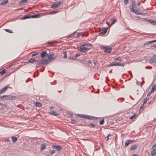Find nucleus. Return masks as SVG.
<instances>
[{
  "label": "nucleus",
  "mask_w": 156,
  "mask_h": 156,
  "mask_svg": "<svg viewBox=\"0 0 156 156\" xmlns=\"http://www.w3.org/2000/svg\"><path fill=\"white\" fill-rule=\"evenodd\" d=\"M92 46V44L90 43L83 44L80 46L78 48V49L82 52H85L90 50V47Z\"/></svg>",
  "instance_id": "nucleus-1"
},
{
  "label": "nucleus",
  "mask_w": 156,
  "mask_h": 156,
  "mask_svg": "<svg viewBox=\"0 0 156 156\" xmlns=\"http://www.w3.org/2000/svg\"><path fill=\"white\" fill-rule=\"evenodd\" d=\"M62 3V1H60L55 2L51 5V8L55 9V8H57L60 6Z\"/></svg>",
  "instance_id": "nucleus-2"
},
{
  "label": "nucleus",
  "mask_w": 156,
  "mask_h": 156,
  "mask_svg": "<svg viewBox=\"0 0 156 156\" xmlns=\"http://www.w3.org/2000/svg\"><path fill=\"white\" fill-rule=\"evenodd\" d=\"M54 54L53 53H50V54L47 55V57L48 58V60L49 61H53L55 59L54 58Z\"/></svg>",
  "instance_id": "nucleus-3"
},
{
  "label": "nucleus",
  "mask_w": 156,
  "mask_h": 156,
  "mask_svg": "<svg viewBox=\"0 0 156 156\" xmlns=\"http://www.w3.org/2000/svg\"><path fill=\"white\" fill-rule=\"evenodd\" d=\"M52 147L53 149H55L56 150L59 151L61 150L62 148V146L60 145H58L57 146L53 145L52 146Z\"/></svg>",
  "instance_id": "nucleus-4"
},
{
  "label": "nucleus",
  "mask_w": 156,
  "mask_h": 156,
  "mask_svg": "<svg viewBox=\"0 0 156 156\" xmlns=\"http://www.w3.org/2000/svg\"><path fill=\"white\" fill-rule=\"evenodd\" d=\"M146 21L151 23L153 25H156V20L149 19L147 20Z\"/></svg>",
  "instance_id": "nucleus-5"
},
{
  "label": "nucleus",
  "mask_w": 156,
  "mask_h": 156,
  "mask_svg": "<svg viewBox=\"0 0 156 156\" xmlns=\"http://www.w3.org/2000/svg\"><path fill=\"white\" fill-rule=\"evenodd\" d=\"M103 48L105 49L104 51V52H106L107 53H109L111 51V48H108L105 46H103Z\"/></svg>",
  "instance_id": "nucleus-6"
},
{
  "label": "nucleus",
  "mask_w": 156,
  "mask_h": 156,
  "mask_svg": "<svg viewBox=\"0 0 156 156\" xmlns=\"http://www.w3.org/2000/svg\"><path fill=\"white\" fill-rule=\"evenodd\" d=\"M7 98L5 99L6 100H15L16 98V97L14 96L10 95H8Z\"/></svg>",
  "instance_id": "nucleus-7"
},
{
  "label": "nucleus",
  "mask_w": 156,
  "mask_h": 156,
  "mask_svg": "<svg viewBox=\"0 0 156 156\" xmlns=\"http://www.w3.org/2000/svg\"><path fill=\"white\" fill-rule=\"evenodd\" d=\"M136 7V2L135 0H132V3L131 4L130 6V9L132 8H134Z\"/></svg>",
  "instance_id": "nucleus-8"
},
{
  "label": "nucleus",
  "mask_w": 156,
  "mask_h": 156,
  "mask_svg": "<svg viewBox=\"0 0 156 156\" xmlns=\"http://www.w3.org/2000/svg\"><path fill=\"white\" fill-rule=\"evenodd\" d=\"M130 10L132 12L135 13L136 14H141V13L140 12L136 9H134V8H132L130 9Z\"/></svg>",
  "instance_id": "nucleus-9"
},
{
  "label": "nucleus",
  "mask_w": 156,
  "mask_h": 156,
  "mask_svg": "<svg viewBox=\"0 0 156 156\" xmlns=\"http://www.w3.org/2000/svg\"><path fill=\"white\" fill-rule=\"evenodd\" d=\"M8 87H9L8 86H6L5 87L3 88L2 89L0 90V94H2L4 92H5L6 90L8 89Z\"/></svg>",
  "instance_id": "nucleus-10"
},
{
  "label": "nucleus",
  "mask_w": 156,
  "mask_h": 156,
  "mask_svg": "<svg viewBox=\"0 0 156 156\" xmlns=\"http://www.w3.org/2000/svg\"><path fill=\"white\" fill-rule=\"evenodd\" d=\"M47 53L46 52L44 51L41 53L40 55V56L42 58H44L45 56H47Z\"/></svg>",
  "instance_id": "nucleus-11"
},
{
  "label": "nucleus",
  "mask_w": 156,
  "mask_h": 156,
  "mask_svg": "<svg viewBox=\"0 0 156 156\" xmlns=\"http://www.w3.org/2000/svg\"><path fill=\"white\" fill-rule=\"evenodd\" d=\"M36 64L38 66H40L41 65H43V60H41L38 62L36 60Z\"/></svg>",
  "instance_id": "nucleus-12"
},
{
  "label": "nucleus",
  "mask_w": 156,
  "mask_h": 156,
  "mask_svg": "<svg viewBox=\"0 0 156 156\" xmlns=\"http://www.w3.org/2000/svg\"><path fill=\"white\" fill-rule=\"evenodd\" d=\"M28 18H31V16L28 15H26L22 17L21 19L22 20H25Z\"/></svg>",
  "instance_id": "nucleus-13"
},
{
  "label": "nucleus",
  "mask_w": 156,
  "mask_h": 156,
  "mask_svg": "<svg viewBox=\"0 0 156 156\" xmlns=\"http://www.w3.org/2000/svg\"><path fill=\"white\" fill-rule=\"evenodd\" d=\"M50 61L48 59L43 60V65H46L49 63Z\"/></svg>",
  "instance_id": "nucleus-14"
},
{
  "label": "nucleus",
  "mask_w": 156,
  "mask_h": 156,
  "mask_svg": "<svg viewBox=\"0 0 156 156\" xmlns=\"http://www.w3.org/2000/svg\"><path fill=\"white\" fill-rule=\"evenodd\" d=\"M27 1V0H22L19 2L18 4L19 5H20L22 4L26 3Z\"/></svg>",
  "instance_id": "nucleus-15"
},
{
  "label": "nucleus",
  "mask_w": 156,
  "mask_h": 156,
  "mask_svg": "<svg viewBox=\"0 0 156 156\" xmlns=\"http://www.w3.org/2000/svg\"><path fill=\"white\" fill-rule=\"evenodd\" d=\"M34 105L37 107H40L42 106V105L41 103L37 102L35 103Z\"/></svg>",
  "instance_id": "nucleus-16"
},
{
  "label": "nucleus",
  "mask_w": 156,
  "mask_h": 156,
  "mask_svg": "<svg viewBox=\"0 0 156 156\" xmlns=\"http://www.w3.org/2000/svg\"><path fill=\"white\" fill-rule=\"evenodd\" d=\"M40 16L41 15L40 14H36L31 16V18H37L40 17Z\"/></svg>",
  "instance_id": "nucleus-17"
},
{
  "label": "nucleus",
  "mask_w": 156,
  "mask_h": 156,
  "mask_svg": "<svg viewBox=\"0 0 156 156\" xmlns=\"http://www.w3.org/2000/svg\"><path fill=\"white\" fill-rule=\"evenodd\" d=\"M36 60L34 58H30L29 60V62L31 63H33L35 62H36Z\"/></svg>",
  "instance_id": "nucleus-18"
},
{
  "label": "nucleus",
  "mask_w": 156,
  "mask_h": 156,
  "mask_svg": "<svg viewBox=\"0 0 156 156\" xmlns=\"http://www.w3.org/2000/svg\"><path fill=\"white\" fill-rule=\"evenodd\" d=\"M12 141L14 143L17 140V138L15 136H12L11 137Z\"/></svg>",
  "instance_id": "nucleus-19"
},
{
  "label": "nucleus",
  "mask_w": 156,
  "mask_h": 156,
  "mask_svg": "<svg viewBox=\"0 0 156 156\" xmlns=\"http://www.w3.org/2000/svg\"><path fill=\"white\" fill-rule=\"evenodd\" d=\"M151 153L152 156H154L156 154V151L154 150H153L151 151Z\"/></svg>",
  "instance_id": "nucleus-20"
},
{
  "label": "nucleus",
  "mask_w": 156,
  "mask_h": 156,
  "mask_svg": "<svg viewBox=\"0 0 156 156\" xmlns=\"http://www.w3.org/2000/svg\"><path fill=\"white\" fill-rule=\"evenodd\" d=\"M156 86L155 85H154L153 86L152 88H151V92H154L155 90H156Z\"/></svg>",
  "instance_id": "nucleus-21"
},
{
  "label": "nucleus",
  "mask_w": 156,
  "mask_h": 156,
  "mask_svg": "<svg viewBox=\"0 0 156 156\" xmlns=\"http://www.w3.org/2000/svg\"><path fill=\"white\" fill-rule=\"evenodd\" d=\"M130 144V140H127L125 142V146L127 147Z\"/></svg>",
  "instance_id": "nucleus-22"
},
{
  "label": "nucleus",
  "mask_w": 156,
  "mask_h": 156,
  "mask_svg": "<svg viewBox=\"0 0 156 156\" xmlns=\"http://www.w3.org/2000/svg\"><path fill=\"white\" fill-rule=\"evenodd\" d=\"M137 146L136 145H133L130 148V149L132 151L134 150L136 148Z\"/></svg>",
  "instance_id": "nucleus-23"
},
{
  "label": "nucleus",
  "mask_w": 156,
  "mask_h": 156,
  "mask_svg": "<svg viewBox=\"0 0 156 156\" xmlns=\"http://www.w3.org/2000/svg\"><path fill=\"white\" fill-rule=\"evenodd\" d=\"M8 2V0H5V1L2 2L0 4V5H4L6 4Z\"/></svg>",
  "instance_id": "nucleus-24"
},
{
  "label": "nucleus",
  "mask_w": 156,
  "mask_h": 156,
  "mask_svg": "<svg viewBox=\"0 0 156 156\" xmlns=\"http://www.w3.org/2000/svg\"><path fill=\"white\" fill-rule=\"evenodd\" d=\"M46 147V144H43L42 145V147H41V150H43L44 149H45Z\"/></svg>",
  "instance_id": "nucleus-25"
},
{
  "label": "nucleus",
  "mask_w": 156,
  "mask_h": 156,
  "mask_svg": "<svg viewBox=\"0 0 156 156\" xmlns=\"http://www.w3.org/2000/svg\"><path fill=\"white\" fill-rule=\"evenodd\" d=\"M50 114L53 115H57L58 114L56 112H54V111H52L50 112Z\"/></svg>",
  "instance_id": "nucleus-26"
},
{
  "label": "nucleus",
  "mask_w": 156,
  "mask_h": 156,
  "mask_svg": "<svg viewBox=\"0 0 156 156\" xmlns=\"http://www.w3.org/2000/svg\"><path fill=\"white\" fill-rule=\"evenodd\" d=\"M87 126H88L89 127L94 128L95 126V125L93 123H90L88 125H87Z\"/></svg>",
  "instance_id": "nucleus-27"
},
{
  "label": "nucleus",
  "mask_w": 156,
  "mask_h": 156,
  "mask_svg": "<svg viewBox=\"0 0 156 156\" xmlns=\"http://www.w3.org/2000/svg\"><path fill=\"white\" fill-rule=\"evenodd\" d=\"M78 116L81 117L83 118H86L87 115H82V114H78Z\"/></svg>",
  "instance_id": "nucleus-28"
},
{
  "label": "nucleus",
  "mask_w": 156,
  "mask_h": 156,
  "mask_svg": "<svg viewBox=\"0 0 156 156\" xmlns=\"http://www.w3.org/2000/svg\"><path fill=\"white\" fill-rule=\"evenodd\" d=\"M59 12L58 11H52L51 12H50V14H55Z\"/></svg>",
  "instance_id": "nucleus-29"
},
{
  "label": "nucleus",
  "mask_w": 156,
  "mask_h": 156,
  "mask_svg": "<svg viewBox=\"0 0 156 156\" xmlns=\"http://www.w3.org/2000/svg\"><path fill=\"white\" fill-rule=\"evenodd\" d=\"M7 97H8V95H3L2 96H0V100H1L3 98H7Z\"/></svg>",
  "instance_id": "nucleus-30"
},
{
  "label": "nucleus",
  "mask_w": 156,
  "mask_h": 156,
  "mask_svg": "<svg viewBox=\"0 0 156 156\" xmlns=\"http://www.w3.org/2000/svg\"><path fill=\"white\" fill-rule=\"evenodd\" d=\"M107 30V28H103L102 29V31L104 32V34H106Z\"/></svg>",
  "instance_id": "nucleus-31"
},
{
  "label": "nucleus",
  "mask_w": 156,
  "mask_h": 156,
  "mask_svg": "<svg viewBox=\"0 0 156 156\" xmlns=\"http://www.w3.org/2000/svg\"><path fill=\"white\" fill-rule=\"evenodd\" d=\"M110 21H111V25L113 24L116 22V20L115 19H112L110 20Z\"/></svg>",
  "instance_id": "nucleus-32"
},
{
  "label": "nucleus",
  "mask_w": 156,
  "mask_h": 156,
  "mask_svg": "<svg viewBox=\"0 0 156 156\" xmlns=\"http://www.w3.org/2000/svg\"><path fill=\"white\" fill-rule=\"evenodd\" d=\"M6 73V71L5 70H2L0 72V75H2L4 74L5 73Z\"/></svg>",
  "instance_id": "nucleus-33"
},
{
  "label": "nucleus",
  "mask_w": 156,
  "mask_h": 156,
  "mask_svg": "<svg viewBox=\"0 0 156 156\" xmlns=\"http://www.w3.org/2000/svg\"><path fill=\"white\" fill-rule=\"evenodd\" d=\"M104 119H102V120H101V121L99 122V123L101 125H103L104 123Z\"/></svg>",
  "instance_id": "nucleus-34"
},
{
  "label": "nucleus",
  "mask_w": 156,
  "mask_h": 156,
  "mask_svg": "<svg viewBox=\"0 0 156 156\" xmlns=\"http://www.w3.org/2000/svg\"><path fill=\"white\" fill-rule=\"evenodd\" d=\"M121 57H117L115 59V60H118V61H121Z\"/></svg>",
  "instance_id": "nucleus-35"
},
{
  "label": "nucleus",
  "mask_w": 156,
  "mask_h": 156,
  "mask_svg": "<svg viewBox=\"0 0 156 156\" xmlns=\"http://www.w3.org/2000/svg\"><path fill=\"white\" fill-rule=\"evenodd\" d=\"M92 116H89L88 115H87L86 118L87 119H89L90 120L92 119Z\"/></svg>",
  "instance_id": "nucleus-36"
},
{
  "label": "nucleus",
  "mask_w": 156,
  "mask_h": 156,
  "mask_svg": "<svg viewBox=\"0 0 156 156\" xmlns=\"http://www.w3.org/2000/svg\"><path fill=\"white\" fill-rule=\"evenodd\" d=\"M5 30L7 32H9V33H12V31L9 29H5Z\"/></svg>",
  "instance_id": "nucleus-37"
},
{
  "label": "nucleus",
  "mask_w": 156,
  "mask_h": 156,
  "mask_svg": "<svg viewBox=\"0 0 156 156\" xmlns=\"http://www.w3.org/2000/svg\"><path fill=\"white\" fill-rule=\"evenodd\" d=\"M152 149L156 151V143L152 147Z\"/></svg>",
  "instance_id": "nucleus-38"
},
{
  "label": "nucleus",
  "mask_w": 156,
  "mask_h": 156,
  "mask_svg": "<svg viewBox=\"0 0 156 156\" xmlns=\"http://www.w3.org/2000/svg\"><path fill=\"white\" fill-rule=\"evenodd\" d=\"M55 152V151L52 150L49 151V153L51 155H52Z\"/></svg>",
  "instance_id": "nucleus-39"
},
{
  "label": "nucleus",
  "mask_w": 156,
  "mask_h": 156,
  "mask_svg": "<svg viewBox=\"0 0 156 156\" xmlns=\"http://www.w3.org/2000/svg\"><path fill=\"white\" fill-rule=\"evenodd\" d=\"M149 62L151 63H153L154 62V59H151L150 60Z\"/></svg>",
  "instance_id": "nucleus-40"
},
{
  "label": "nucleus",
  "mask_w": 156,
  "mask_h": 156,
  "mask_svg": "<svg viewBox=\"0 0 156 156\" xmlns=\"http://www.w3.org/2000/svg\"><path fill=\"white\" fill-rule=\"evenodd\" d=\"M63 54L64 55V57L66 58H67V53L66 52H63Z\"/></svg>",
  "instance_id": "nucleus-41"
},
{
  "label": "nucleus",
  "mask_w": 156,
  "mask_h": 156,
  "mask_svg": "<svg viewBox=\"0 0 156 156\" xmlns=\"http://www.w3.org/2000/svg\"><path fill=\"white\" fill-rule=\"evenodd\" d=\"M105 34H104V32L102 31L99 34V35L100 36H102Z\"/></svg>",
  "instance_id": "nucleus-42"
},
{
  "label": "nucleus",
  "mask_w": 156,
  "mask_h": 156,
  "mask_svg": "<svg viewBox=\"0 0 156 156\" xmlns=\"http://www.w3.org/2000/svg\"><path fill=\"white\" fill-rule=\"evenodd\" d=\"M76 32V31L74 32L72 34L70 35V36H69V37H70L71 38H73L74 37L73 34H75Z\"/></svg>",
  "instance_id": "nucleus-43"
},
{
  "label": "nucleus",
  "mask_w": 156,
  "mask_h": 156,
  "mask_svg": "<svg viewBox=\"0 0 156 156\" xmlns=\"http://www.w3.org/2000/svg\"><path fill=\"white\" fill-rule=\"evenodd\" d=\"M111 66H113V63L110 64L107 66V67H110Z\"/></svg>",
  "instance_id": "nucleus-44"
},
{
  "label": "nucleus",
  "mask_w": 156,
  "mask_h": 156,
  "mask_svg": "<svg viewBox=\"0 0 156 156\" xmlns=\"http://www.w3.org/2000/svg\"><path fill=\"white\" fill-rule=\"evenodd\" d=\"M147 101V98L145 99H144V101L143 104H142V105H144V104L146 103Z\"/></svg>",
  "instance_id": "nucleus-45"
},
{
  "label": "nucleus",
  "mask_w": 156,
  "mask_h": 156,
  "mask_svg": "<svg viewBox=\"0 0 156 156\" xmlns=\"http://www.w3.org/2000/svg\"><path fill=\"white\" fill-rule=\"evenodd\" d=\"M97 119V118H96V117H95L92 116V119L91 120H96Z\"/></svg>",
  "instance_id": "nucleus-46"
},
{
  "label": "nucleus",
  "mask_w": 156,
  "mask_h": 156,
  "mask_svg": "<svg viewBox=\"0 0 156 156\" xmlns=\"http://www.w3.org/2000/svg\"><path fill=\"white\" fill-rule=\"evenodd\" d=\"M128 0H124V3L125 5H126L128 2Z\"/></svg>",
  "instance_id": "nucleus-47"
},
{
  "label": "nucleus",
  "mask_w": 156,
  "mask_h": 156,
  "mask_svg": "<svg viewBox=\"0 0 156 156\" xmlns=\"http://www.w3.org/2000/svg\"><path fill=\"white\" fill-rule=\"evenodd\" d=\"M80 54H76L75 55V58H77L78 57L80 56Z\"/></svg>",
  "instance_id": "nucleus-48"
},
{
  "label": "nucleus",
  "mask_w": 156,
  "mask_h": 156,
  "mask_svg": "<svg viewBox=\"0 0 156 156\" xmlns=\"http://www.w3.org/2000/svg\"><path fill=\"white\" fill-rule=\"evenodd\" d=\"M136 115V114H135L134 115L131 116V117H130L129 118V119H132L134 117H135Z\"/></svg>",
  "instance_id": "nucleus-49"
},
{
  "label": "nucleus",
  "mask_w": 156,
  "mask_h": 156,
  "mask_svg": "<svg viewBox=\"0 0 156 156\" xmlns=\"http://www.w3.org/2000/svg\"><path fill=\"white\" fill-rule=\"evenodd\" d=\"M118 66H124V65L121 63H118Z\"/></svg>",
  "instance_id": "nucleus-50"
},
{
  "label": "nucleus",
  "mask_w": 156,
  "mask_h": 156,
  "mask_svg": "<svg viewBox=\"0 0 156 156\" xmlns=\"http://www.w3.org/2000/svg\"><path fill=\"white\" fill-rule=\"evenodd\" d=\"M118 63H113V66H118Z\"/></svg>",
  "instance_id": "nucleus-51"
},
{
  "label": "nucleus",
  "mask_w": 156,
  "mask_h": 156,
  "mask_svg": "<svg viewBox=\"0 0 156 156\" xmlns=\"http://www.w3.org/2000/svg\"><path fill=\"white\" fill-rule=\"evenodd\" d=\"M154 40H153V41H148L147 43V44H150V43H154Z\"/></svg>",
  "instance_id": "nucleus-52"
},
{
  "label": "nucleus",
  "mask_w": 156,
  "mask_h": 156,
  "mask_svg": "<svg viewBox=\"0 0 156 156\" xmlns=\"http://www.w3.org/2000/svg\"><path fill=\"white\" fill-rule=\"evenodd\" d=\"M71 121H72V122L73 123H75L76 122V120L73 119H72Z\"/></svg>",
  "instance_id": "nucleus-53"
},
{
  "label": "nucleus",
  "mask_w": 156,
  "mask_h": 156,
  "mask_svg": "<svg viewBox=\"0 0 156 156\" xmlns=\"http://www.w3.org/2000/svg\"><path fill=\"white\" fill-rule=\"evenodd\" d=\"M152 93V92H151H151H149V93L147 94V96H150L151 95V93Z\"/></svg>",
  "instance_id": "nucleus-54"
},
{
  "label": "nucleus",
  "mask_w": 156,
  "mask_h": 156,
  "mask_svg": "<svg viewBox=\"0 0 156 156\" xmlns=\"http://www.w3.org/2000/svg\"><path fill=\"white\" fill-rule=\"evenodd\" d=\"M37 53L33 54L32 55V56H32V57H33V56H35L36 55H37Z\"/></svg>",
  "instance_id": "nucleus-55"
},
{
  "label": "nucleus",
  "mask_w": 156,
  "mask_h": 156,
  "mask_svg": "<svg viewBox=\"0 0 156 156\" xmlns=\"http://www.w3.org/2000/svg\"><path fill=\"white\" fill-rule=\"evenodd\" d=\"M80 33H77V37H78L80 35Z\"/></svg>",
  "instance_id": "nucleus-56"
},
{
  "label": "nucleus",
  "mask_w": 156,
  "mask_h": 156,
  "mask_svg": "<svg viewBox=\"0 0 156 156\" xmlns=\"http://www.w3.org/2000/svg\"><path fill=\"white\" fill-rule=\"evenodd\" d=\"M151 47H154L156 48V45H155V44H154L153 46H151Z\"/></svg>",
  "instance_id": "nucleus-57"
},
{
  "label": "nucleus",
  "mask_w": 156,
  "mask_h": 156,
  "mask_svg": "<svg viewBox=\"0 0 156 156\" xmlns=\"http://www.w3.org/2000/svg\"><path fill=\"white\" fill-rule=\"evenodd\" d=\"M50 109L51 110V109L54 108V107L53 106H51V107H50Z\"/></svg>",
  "instance_id": "nucleus-58"
},
{
  "label": "nucleus",
  "mask_w": 156,
  "mask_h": 156,
  "mask_svg": "<svg viewBox=\"0 0 156 156\" xmlns=\"http://www.w3.org/2000/svg\"><path fill=\"white\" fill-rule=\"evenodd\" d=\"M48 44H49V45H51L52 46H53V44L51 43H48Z\"/></svg>",
  "instance_id": "nucleus-59"
},
{
  "label": "nucleus",
  "mask_w": 156,
  "mask_h": 156,
  "mask_svg": "<svg viewBox=\"0 0 156 156\" xmlns=\"http://www.w3.org/2000/svg\"><path fill=\"white\" fill-rule=\"evenodd\" d=\"M5 140L6 141L10 142V141L8 139H6Z\"/></svg>",
  "instance_id": "nucleus-60"
},
{
  "label": "nucleus",
  "mask_w": 156,
  "mask_h": 156,
  "mask_svg": "<svg viewBox=\"0 0 156 156\" xmlns=\"http://www.w3.org/2000/svg\"><path fill=\"white\" fill-rule=\"evenodd\" d=\"M88 63H90V64H91L92 63V61L90 60L88 61Z\"/></svg>",
  "instance_id": "nucleus-61"
},
{
  "label": "nucleus",
  "mask_w": 156,
  "mask_h": 156,
  "mask_svg": "<svg viewBox=\"0 0 156 156\" xmlns=\"http://www.w3.org/2000/svg\"><path fill=\"white\" fill-rule=\"evenodd\" d=\"M141 4V2H139L137 4L138 5H139Z\"/></svg>",
  "instance_id": "nucleus-62"
},
{
  "label": "nucleus",
  "mask_w": 156,
  "mask_h": 156,
  "mask_svg": "<svg viewBox=\"0 0 156 156\" xmlns=\"http://www.w3.org/2000/svg\"><path fill=\"white\" fill-rule=\"evenodd\" d=\"M130 143H132L134 141V140H130Z\"/></svg>",
  "instance_id": "nucleus-63"
},
{
  "label": "nucleus",
  "mask_w": 156,
  "mask_h": 156,
  "mask_svg": "<svg viewBox=\"0 0 156 156\" xmlns=\"http://www.w3.org/2000/svg\"><path fill=\"white\" fill-rule=\"evenodd\" d=\"M111 136V135L110 134H109L107 136V137H109V136Z\"/></svg>",
  "instance_id": "nucleus-64"
}]
</instances>
